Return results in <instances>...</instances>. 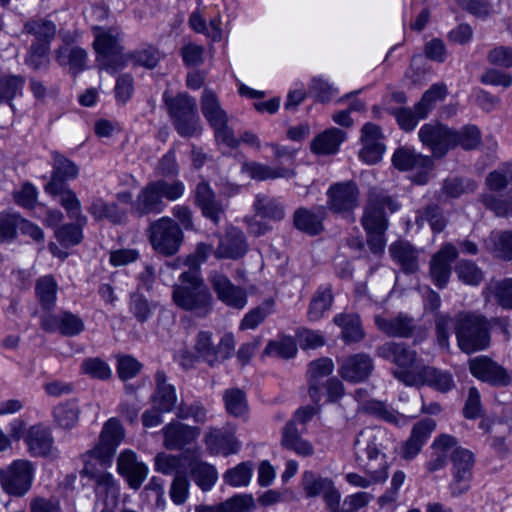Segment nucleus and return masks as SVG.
<instances>
[{
	"label": "nucleus",
	"mask_w": 512,
	"mask_h": 512,
	"mask_svg": "<svg viewBox=\"0 0 512 512\" xmlns=\"http://www.w3.org/2000/svg\"><path fill=\"white\" fill-rule=\"evenodd\" d=\"M436 337L439 345L449 348L450 331L454 327L461 351L471 354L485 350L490 345V322L476 312H459L454 317L437 311L434 315Z\"/></svg>",
	"instance_id": "1"
},
{
	"label": "nucleus",
	"mask_w": 512,
	"mask_h": 512,
	"mask_svg": "<svg viewBox=\"0 0 512 512\" xmlns=\"http://www.w3.org/2000/svg\"><path fill=\"white\" fill-rule=\"evenodd\" d=\"M124 429L116 418H110L103 426L99 442L84 454L83 472L95 482L96 497L106 504L108 498L113 501L118 497V486L110 473L94 472V462L102 467L112 463L118 445L124 439Z\"/></svg>",
	"instance_id": "2"
},
{
	"label": "nucleus",
	"mask_w": 512,
	"mask_h": 512,
	"mask_svg": "<svg viewBox=\"0 0 512 512\" xmlns=\"http://www.w3.org/2000/svg\"><path fill=\"white\" fill-rule=\"evenodd\" d=\"M179 281L172 291L176 306L199 318L208 316L213 310L214 299L200 272L185 271L180 274Z\"/></svg>",
	"instance_id": "3"
},
{
	"label": "nucleus",
	"mask_w": 512,
	"mask_h": 512,
	"mask_svg": "<svg viewBox=\"0 0 512 512\" xmlns=\"http://www.w3.org/2000/svg\"><path fill=\"white\" fill-rule=\"evenodd\" d=\"M185 192V185L180 180L167 181L157 179L148 182L138 193L136 199L132 202V213L138 217L150 214H161L167 201H176L180 199Z\"/></svg>",
	"instance_id": "4"
},
{
	"label": "nucleus",
	"mask_w": 512,
	"mask_h": 512,
	"mask_svg": "<svg viewBox=\"0 0 512 512\" xmlns=\"http://www.w3.org/2000/svg\"><path fill=\"white\" fill-rule=\"evenodd\" d=\"M163 100L172 125L181 137L190 138L201 134L202 126L195 98L187 93L169 96L165 92Z\"/></svg>",
	"instance_id": "5"
},
{
	"label": "nucleus",
	"mask_w": 512,
	"mask_h": 512,
	"mask_svg": "<svg viewBox=\"0 0 512 512\" xmlns=\"http://www.w3.org/2000/svg\"><path fill=\"white\" fill-rule=\"evenodd\" d=\"M93 47L97 53V63L100 69L115 74L127 65L126 54L120 44L121 31L117 27H93Z\"/></svg>",
	"instance_id": "6"
},
{
	"label": "nucleus",
	"mask_w": 512,
	"mask_h": 512,
	"mask_svg": "<svg viewBox=\"0 0 512 512\" xmlns=\"http://www.w3.org/2000/svg\"><path fill=\"white\" fill-rule=\"evenodd\" d=\"M512 162L494 170L486 177L490 192L481 195L482 203L498 216L512 214Z\"/></svg>",
	"instance_id": "7"
},
{
	"label": "nucleus",
	"mask_w": 512,
	"mask_h": 512,
	"mask_svg": "<svg viewBox=\"0 0 512 512\" xmlns=\"http://www.w3.org/2000/svg\"><path fill=\"white\" fill-rule=\"evenodd\" d=\"M395 439L392 434L380 427H366L362 429L353 442L354 457L359 465L365 460L371 465V462L379 457L382 462L380 467L386 461L385 451L394 448Z\"/></svg>",
	"instance_id": "8"
},
{
	"label": "nucleus",
	"mask_w": 512,
	"mask_h": 512,
	"mask_svg": "<svg viewBox=\"0 0 512 512\" xmlns=\"http://www.w3.org/2000/svg\"><path fill=\"white\" fill-rule=\"evenodd\" d=\"M146 233L154 251L165 257L175 255L184 241L178 222L167 216L152 221Z\"/></svg>",
	"instance_id": "9"
},
{
	"label": "nucleus",
	"mask_w": 512,
	"mask_h": 512,
	"mask_svg": "<svg viewBox=\"0 0 512 512\" xmlns=\"http://www.w3.org/2000/svg\"><path fill=\"white\" fill-rule=\"evenodd\" d=\"M200 104L201 112L213 129L216 140L230 148H237L239 141L228 126V115L222 108L215 92L205 89L201 95Z\"/></svg>",
	"instance_id": "10"
},
{
	"label": "nucleus",
	"mask_w": 512,
	"mask_h": 512,
	"mask_svg": "<svg viewBox=\"0 0 512 512\" xmlns=\"http://www.w3.org/2000/svg\"><path fill=\"white\" fill-rule=\"evenodd\" d=\"M399 204L383 189L373 187L369 190L367 204L361 223L365 231L387 230L386 210L397 211Z\"/></svg>",
	"instance_id": "11"
},
{
	"label": "nucleus",
	"mask_w": 512,
	"mask_h": 512,
	"mask_svg": "<svg viewBox=\"0 0 512 512\" xmlns=\"http://www.w3.org/2000/svg\"><path fill=\"white\" fill-rule=\"evenodd\" d=\"M376 355L393 363L396 368L392 370L393 376L406 385L403 375L417 376L421 366L417 364V353L406 343L389 341L376 350Z\"/></svg>",
	"instance_id": "12"
},
{
	"label": "nucleus",
	"mask_w": 512,
	"mask_h": 512,
	"mask_svg": "<svg viewBox=\"0 0 512 512\" xmlns=\"http://www.w3.org/2000/svg\"><path fill=\"white\" fill-rule=\"evenodd\" d=\"M33 478L34 467L28 460L18 459L0 469L1 487L12 497L24 496L30 490Z\"/></svg>",
	"instance_id": "13"
},
{
	"label": "nucleus",
	"mask_w": 512,
	"mask_h": 512,
	"mask_svg": "<svg viewBox=\"0 0 512 512\" xmlns=\"http://www.w3.org/2000/svg\"><path fill=\"white\" fill-rule=\"evenodd\" d=\"M418 136L436 159L443 158L450 150L455 149L456 134L454 128L440 122L424 124L420 128Z\"/></svg>",
	"instance_id": "14"
},
{
	"label": "nucleus",
	"mask_w": 512,
	"mask_h": 512,
	"mask_svg": "<svg viewBox=\"0 0 512 512\" xmlns=\"http://www.w3.org/2000/svg\"><path fill=\"white\" fill-rule=\"evenodd\" d=\"M328 208L354 221L353 211L359 206L360 191L355 182L349 180L331 185L327 191Z\"/></svg>",
	"instance_id": "15"
},
{
	"label": "nucleus",
	"mask_w": 512,
	"mask_h": 512,
	"mask_svg": "<svg viewBox=\"0 0 512 512\" xmlns=\"http://www.w3.org/2000/svg\"><path fill=\"white\" fill-rule=\"evenodd\" d=\"M234 347L235 341L232 334H225L218 345H215L212 341V333L209 331H200L194 344V350L198 357L210 366L228 359Z\"/></svg>",
	"instance_id": "16"
},
{
	"label": "nucleus",
	"mask_w": 512,
	"mask_h": 512,
	"mask_svg": "<svg viewBox=\"0 0 512 512\" xmlns=\"http://www.w3.org/2000/svg\"><path fill=\"white\" fill-rule=\"evenodd\" d=\"M208 281L217 299L226 306L233 309H243L247 304L246 290L235 285L229 277L219 271H212L208 276Z\"/></svg>",
	"instance_id": "17"
},
{
	"label": "nucleus",
	"mask_w": 512,
	"mask_h": 512,
	"mask_svg": "<svg viewBox=\"0 0 512 512\" xmlns=\"http://www.w3.org/2000/svg\"><path fill=\"white\" fill-rule=\"evenodd\" d=\"M453 480L450 484L452 496H460L470 488L472 468L474 465L473 453L457 447L451 454Z\"/></svg>",
	"instance_id": "18"
},
{
	"label": "nucleus",
	"mask_w": 512,
	"mask_h": 512,
	"mask_svg": "<svg viewBox=\"0 0 512 512\" xmlns=\"http://www.w3.org/2000/svg\"><path fill=\"white\" fill-rule=\"evenodd\" d=\"M301 487L307 498L322 496L326 507L335 508L337 501L341 500V494L335 487L334 481L328 477L306 470L302 474Z\"/></svg>",
	"instance_id": "19"
},
{
	"label": "nucleus",
	"mask_w": 512,
	"mask_h": 512,
	"mask_svg": "<svg viewBox=\"0 0 512 512\" xmlns=\"http://www.w3.org/2000/svg\"><path fill=\"white\" fill-rule=\"evenodd\" d=\"M469 370L474 377L492 386L506 387L512 382L508 371L487 356L470 359Z\"/></svg>",
	"instance_id": "20"
},
{
	"label": "nucleus",
	"mask_w": 512,
	"mask_h": 512,
	"mask_svg": "<svg viewBox=\"0 0 512 512\" xmlns=\"http://www.w3.org/2000/svg\"><path fill=\"white\" fill-rule=\"evenodd\" d=\"M384 135L380 126L367 122L361 128L360 141L362 148L359 157L368 164H375L381 160L384 151Z\"/></svg>",
	"instance_id": "21"
},
{
	"label": "nucleus",
	"mask_w": 512,
	"mask_h": 512,
	"mask_svg": "<svg viewBox=\"0 0 512 512\" xmlns=\"http://www.w3.org/2000/svg\"><path fill=\"white\" fill-rule=\"evenodd\" d=\"M194 202L200 209L202 216L216 225L225 216L226 207L221 200L217 199L215 192L206 181H201L196 185Z\"/></svg>",
	"instance_id": "22"
},
{
	"label": "nucleus",
	"mask_w": 512,
	"mask_h": 512,
	"mask_svg": "<svg viewBox=\"0 0 512 512\" xmlns=\"http://www.w3.org/2000/svg\"><path fill=\"white\" fill-rule=\"evenodd\" d=\"M374 370V362L366 353H356L344 358L339 364L338 373L349 383L366 381Z\"/></svg>",
	"instance_id": "23"
},
{
	"label": "nucleus",
	"mask_w": 512,
	"mask_h": 512,
	"mask_svg": "<svg viewBox=\"0 0 512 512\" xmlns=\"http://www.w3.org/2000/svg\"><path fill=\"white\" fill-rule=\"evenodd\" d=\"M403 377L406 380L407 386L420 387L428 385L442 393L452 390L455 386L453 377L449 372L430 366H421L417 376L405 374Z\"/></svg>",
	"instance_id": "24"
},
{
	"label": "nucleus",
	"mask_w": 512,
	"mask_h": 512,
	"mask_svg": "<svg viewBox=\"0 0 512 512\" xmlns=\"http://www.w3.org/2000/svg\"><path fill=\"white\" fill-rule=\"evenodd\" d=\"M117 470L125 478L130 488L138 490L148 476V467L138 460L131 450L120 453L117 459Z\"/></svg>",
	"instance_id": "25"
},
{
	"label": "nucleus",
	"mask_w": 512,
	"mask_h": 512,
	"mask_svg": "<svg viewBox=\"0 0 512 512\" xmlns=\"http://www.w3.org/2000/svg\"><path fill=\"white\" fill-rule=\"evenodd\" d=\"M458 256L457 248L448 243L432 257L430 263V275L435 285L442 289L449 280L451 265Z\"/></svg>",
	"instance_id": "26"
},
{
	"label": "nucleus",
	"mask_w": 512,
	"mask_h": 512,
	"mask_svg": "<svg viewBox=\"0 0 512 512\" xmlns=\"http://www.w3.org/2000/svg\"><path fill=\"white\" fill-rule=\"evenodd\" d=\"M51 155L53 170L50 181L44 187L47 193L59 191L63 186H67L66 181L77 178L79 174V168L73 161L57 151H53Z\"/></svg>",
	"instance_id": "27"
},
{
	"label": "nucleus",
	"mask_w": 512,
	"mask_h": 512,
	"mask_svg": "<svg viewBox=\"0 0 512 512\" xmlns=\"http://www.w3.org/2000/svg\"><path fill=\"white\" fill-rule=\"evenodd\" d=\"M248 251V244L244 233L234 227H229L225 235L220 239L218 247L214 251L217 259H239Z\"/></svg>",
	"instance_id": "28"
},
{
	"label": "nucleus",
	"mask_w": 512,
	"mask_h": 512,
	"mask_svg": "<svg viewBox=\"0 0 512 512\" xmlns=\"http://www.w3.org/2000/svg\"><path fill=\"white\" fill-rule=\"evenodd\" d=\"M326 216L324 206H315L311 209L300 207L293 214V224L299 231L315 236L324 230L323 220Z\"/></svg>",
	"instance_id": "29"
},
{
	"label": "nucleus",
	"mask_w": 512,
	"mask_h": 512,
	"mask_svg": "<svg viewBox=\"0 0 512 512\" xmlns=\"http://www.w3.org/2000/svg\"><path fill=\"white\" fill-rule=\"evenodd\" d=\"M164 445L170 450H180L193 442L200 434V429L172 421L163 430Z\"/></svg>",
	"instance_id": "30"
},
{
	"label": "nucleus",
	"mask_w": 512,
	"mask_h": 512,
	"mask_svg": "<svg viewBox=\"0 0 512 512\" xmlns=\"http://www.w3.org/2000/svg\"><path fill=\"white\" fill-rule=\"evenodd\" d=\"M24 440L29 453L34 457L48 456L52 451L54 443L50 429L42 424L31 426Z\"/></svg>",
	"instance_id": "31"
},
{
	"label": "nucleus",
	"mask_w": 512,
	"mask_h": 512,
	"mask_svg": "<svg viewBox=\"0 0 512 512\" xmlns=\"http://www.w3.org/2000/svg\"><path fill=\"white\" fill-rule=\"evenodd\" d=\"M154 379L155 390L151 397L153 405L162 412H171L177 402L175 387L167 382V376L162 370L155 373Z\"/></svg>",
	"instance_id": "32"
},
{
	"label": "nucleus",
	"mask_w": 512,
	"mask_h": 512,
	"mask_svg": "<svg viewBox=\"0 0 512 512\" xmlns=\"http://www.w3.org/2000/svg\"><path fill=\"white\" fill-rule=\"evenodd\" d=\"M393 165L401 170L421 169L428 173L433 168V159L430 156L417 154L413 149L407 147L398 148L392 156Z\"/></svg>",
	"instance_id": "33"
},
{
	"label": "nucleus",
	"mask_w": 512,
	"mask_h": 512,
	"mask_svg": "<svg viewBox=\"0 0 512 512\" xmlns=\"http://www.w3.org/2000/svg\"><path fill=\"white\" fill-rule=\"evenodd\" d=\"M375 323L379 330L390 337L409 338L416 328L415 320L402 313L393 318L376 317Z\"/></svg>",
	"instance_id": "34"
},
{
	"label": "nucleus",
	"mask_w": 512,
	"mask_h": 512,
	"mask_svg": "<svg viewBox=\"0 0 512 512\" xmlns=\"http://www.w3.org/2000/svg\"><path fill=\"white\" fill-rule=\"evenodd\" d=\"M333 322L341 328V338L346 344L358 343L365 336L358 314L340 313L333 318Z\"/></svg>",
	"instance_id": "35"
},
{
	"label": "nucleus",
	"mask_w": 512,
	"mask_h": 512,
	"mask_svg": "<svg viewBox=\"0 0 512 512\" xmlns=\"http://www.w3.org/2000/svg\"><path fill=\"white\" fill-rule=\"evenodd\" d=\"M346 133L338 128H330L317 135L311 142V150L315 154L329 155L338 151L345 140Z\"/></svg>",
	"instance_id": "36"
},
{
	"label": "nucleus",
	"mask_w": 512,
	"mask_h": 512,
	"mask_svg": "<svg viewBox=\"0 0 512 512\" xmlns=\"http://www.w3.org/2000/svg\"><path fill=\"white\" fill-rule=\"evenodd\" d=\"M303 429H298L294 422H287L282 432L281 444L284 448L307 457L314 453L312 444L301 437Z\"/></svg>",
	"instance_id": "37"
},
{
	"label": "nucleus",
	"mask_w": 512,
	"mask_h": 512,
	"mask_svg": "<svg viewBox=\"0 0 512 512\" xmlns=\"http://www.w3.org/2000/svg\"><path fill=\"white\" fill-rule=\"evenodd\" d=\"M253 507V497L248 494H240L214 505H198L195 512H247Z\"/></svg>",
	"instance_id": "38"
},
{
	"label": "nucleus",
	"mask_w": 512,
	"mask_h": 512,
	"mask_svg": "<svg viewBox=\"0 0 512 512\" xmlns=\"http://www.w3.org/2000/svg\"><path fill=\"white\" fill-rule=\"evenodd\" d=\"M190 476L202 491H209L218 479V473L214 466L200 461L196 457L189 462Z\"/></svg>",
	"instance_id": "39"
},
{
	"label": "nucleus",
	"mask_w": 512,
	"mask_h": 512,
	"mask_svg": "<svg viewBox=\"0 0 512 512\" xmlns=\"http://www.w3.org/2000/svg\"><path fill=\"white\" fill-rule=\"evenodd\" d=\"M55 59L61 66H69L73 74L84 70L87 62V52L78 46L64 45L55 51Z\"/></svg>",
	"instance_id": "40"
},
{
	"label": "nucleus",
	"mask_w": 512,
	"mask_h": 512,
	"mask_svg": "<svg viewBox=\"0 0 512 512\" xmlns=\"http://www.w3.org/2000/svg\"><path fill=\"white\" fill-rule=\"evenodd\" d=\"M389 253L406 273H413L418 269L417 251L407 241H396L389 247Z\"/></svg>",
	"instance_id": "41"
},
{
	"label": "nucleus",
	"mask_w": 512,
	"mask_h": 512,
	"mask_svg": "<svg viewBox=\"0 0 512 512\" xmlns=\"http://www.w3.org/2000/svg\"><path fill=\"white\" fill-rule=\"evenodd\" d=\"M415 223L419 227L428 223L434 233H440L445 229L448 219L439 205L430 203L416 211Z\"/></svg>",
	"instance_id": "42"
},
{
	"label": "nucleus",
	"mask_w": 512,
	"mask_h": 512,
	"mask_svg": "<svg viewBox=\"0 0 512 512\" xmlns=\"http://www.w3.org/2000/svg\"><path fill=\"white\" fill-rule=\"evenodd\" d=\"M243 170L249 176L258 181L277 178H292L295 176V171L291 168L283 166L271 167L265 164L250 162L243 165Z\"/></svg>",
	"instance_id": "43"
},
{
	"label": "nucleus",
	"mask_w": 512,
	"mask_h": 512,
	"mask_svg": "<svg viewBox=\"0 0 512 512\" xmlns=\"http://www.w3.org/2000/svg\"><path fill=\"white\" fill-rule=\"evenodd\" d=\"M333 300L334 296L332 294L331 284L319 286L309 303L307 311L308 319L310 321L320 320L324 313L331 308Z\"/></svg>",
	"instance_id": "44"
},
{
	"label": "nucleus",
	"mask_w": 512,
	"mask_h": 512,
	"mask_svg": "<svg viewBox=\"0 0 512 512\" xmlns=\"http://www.w3.org/2000/svg\"><path fill=\"white\" fill-rule=\"evenodd\" d=\"M56 31L55 23L43 18L31 19L24 24V32L35 37L34 44H46L50 47Z\"/></svg>",
	"instance_id": "45"
},
{
	"label": "nucleus",
	"mask_w": 512,
	"mask_h": 512,
	"mask_svg": "<svg viewBox=\"0 0 512 512\" xmlns=\"http://www.w3.org/2000/svg\"><path fill=\"white\" fill-rule=\"evenodd\" d=\"M364 469L369 475L368 478L351 472L346 474V481L355 487L368 488L372 484L384 483L388 478V464L386 462L378 469H373L369 463H366Z\"/></svg>",
	"instance_id": "46"
},
{
	"label": "nucleus",
	"mask_w": 512,
	"mask_h": 512,
	"mask_svg": "<svg viewBox=\"0 0 512 512\" xmlns=\"http://www.w3.org/2000/svg\"><path fill=\"white\" fill-rule=\"evenodd\" d=\"M49 194L53 196L58 195L60 197V204L66 210L70 219L78 222L80 225L87 224V217L83 215L81 211V203L76 194L68 186H63L59 191Z\"/></svg>",
	"instance_id": "47"
},
{
	"label": "nucleus",
	"mask_w": 512,
	"mask_h": 512,
	"mask_svg": "<svg viewBox=\"0 0 512 512\" xmlns=\"http://www.w3.org/2000/svg\"><path fill=\"white\" fill-rule=\"evenodd\" d=\"M447 95V87L443 83L433 84L425 91L420 101L415 104L414 108L419 118H426L434 109L438 101L443 100Z\"/></svg>",
	"instance_id": "48"
},
{
	"label": "nucleus",
	"mask_w": 512,
	"mask_h": 512,
	"mask_svg": "<svg viewBox=\"0 0 512 512\" xmlns=\"http://www.w3.org/2000/svg\"><path fill=\"white\" fill-rule=\"evenodd\" d=\"M257 215L280 221L285 217L284 206L276 199L265 194H258L253 204Z\"/></svg>",
	"instance_id": "49"
},
{
	"label": "nucleus",
	"mask_w": 512,
	"mask_h": 512,
	"mask_svg": "<svg viewBox=\"0 0 512 512\" xmlns=\"http://www.w3.org/2000/svg\"><path fill=\"white\" fill-rule=\"evenodd\" d=\"M88 212L96 219H108L113 224H122L126 220V213L116 203H106L101 199L94 201Z\"/></svg>",
	"instance_id": "50"
},
{
	"label": "nucleus",
	"mask_w": 512,
	"mask_h": 512,
	"mask_svg": "<svg viewBox=\"0 0 512 512\" xmlns=\"http://www.w3.org/2000/svg\"><path fill=\"white\" fill-rule=\"evenodd\" d=\"M80 409L76 400L58 404L53 410L56 423L64 429L73 428L79 420Z\"/></svg>",
	"instance_id": "51"
},
{
	"label": "nucleus",
	"mask_w": 512,
	"mask_h": 512,
	"mask_svg": "<svg viewBox=\"0 0 512 512\" xmlns=\"http://www.w3.org/2000/svg\"><path fill=\"white\" fill-rule=\"evenodd\" d=\"M223 401L227 413L234 417L244 418L248 413L246 394L239 388L227 389L223 393Z\"/></svg>",
	"instance_id": "52"
},
{
	"label": "nucleus",
	"mask_w": 512,
	"mask_h": 512,
	"mask_svg": "<svg viewBox=\"0 0 512 512\" xmlns=\"http://www.w3.org/2000/svg\"><path fill=\"white\" fill-rule=\"evenodd\" d=\"M126 57L127 62L132 60L135 65L151 70L159 64L162 58V53L156 46L147 44L129 54H126Z\"/></svg>",
	"instance_id": "53"
},
{
	"label": "nucleus",
	"mask_w": 512,
	"mask_h": 512,
	"mask_svg": "<svg viewBox=\"0 0 512 512\" xmlns=\"http://www.w3.org/2000/svg\"><path fill=\"white\" fill-rule=\"evenodd\" d=\"M57 288V283L52 276H45L37 280L35 291L43 309L50 311L54 308Z\"/></svg>",
	"instance_id": "54"
},
{
	"label": "nucleus",
	"mask_w": 512,
	"mask_h": 512,
	"mask_svg": "<svg viewBox=\"0 0 512 512\" xmlns=\"http://www.w3.org/2000/svg\"><path fill=\"white\" fill-rule=\"evenodd\" d=\"M454 133L456 134L455 148L460 146L462 149L467 151L474 150L482 142L481 131L473 124L465 125L459 130L454 128Z\"/></svg>",
	"instance_id": "55"
},
{
	"label": "nucleus",
	"mask_w": 512,
	"mask_h": 512,
	"mask_svg": "<svg viewBox=\"0 0 512 512\" xmlns=\"http://www.w3.org/2000/svg\"><path fill=\"white\" fill-rule=\"evenodd\" d=\"M206 443L213 452L223 456L235 454L240 448L239 442L232 434L217 433L211 435Z\"/></svg>",
	"instance_id": "56"
},
{
	"label": "nucleus",
	"mask_w": 512,
	"mask_h": 512,
	"mask_svg": "<svg viewBox=\"0 0 512 512\" xmlns=\"http://www.w3.org/2000/svg\"><path fill=\"white\" fill-rule=\"evenodd\" d=\"M26 80L20 75H4L0 77V104L12 101L21 94Z\"/></svg>",
	"instance_id": "57"
},
{
	"label": "nucleus",
	"mask_w": 512,
	"mask_h": 512,
	"mask_svg": "<svg viewBox=\"0 0 512 512\" xmlns=\"http://www.w3.org/2000/svg\"><path fill=\"white\" fill-rule=\"evenodd\" d=\"M252 471V462H242L234 468L227 470L223 475V479L225 483L233 487L247 486L250 482Z\"/></svg>",
	"instance_id": "58"
},
{
	"label": "nucleus",
	"mask_w": 512,
	"mask_h": 512,
	"mask_svg": "<svg viewBox=\"0 0 512 512\" xmlns=\"http://www.w3.org/2000/svg\"><path fill=\"white\" fill-rule=\"evenodd\" d=\"M477 188L475 181L461 177L447 178L442 186V192L451 198H457L465 193L474 192Z\"/></svg>",
	"instance_id": "59"
},
{
	"label": "nucleus",
	"mask_w": 512,
	"mask_h": 512,
	"mask_svg": "<svg viewBox=\"0 0 512 512\" xmlns=\"http://www.w3.org/2000/svg\"><path fill=\"white\" fill-rule=\"evenodd\" d=\"M22 217L18 213L0 212V241L10 242L17 236Z\"/></svg>",
	"instance_id": "60"
},
{
	"label": "nucleus",
	"mask_w": 512,
	"mask_h": 512,
	"mask_svg": "<svg viewBox=\"0 0 512 512\" xmlns=\"http://www.w3.org/2000/svg\"><path fill=\"white\" fill-rule=\"evenodd\" d=\"M296 353L297 345L292 337H283L279 341H270L263 351V355H275L284 359L292 358Z\"/></svg>",
	"instance_id": "61"
},
{
	"label": "nucleus",
	"mask_w": 512,
	"mask_h": 512,
	"mask_svg": "<svg viewBox=\"0 0 512 512\" xmlns=\"http://www.w3.org/2000/svg\"><path fill=\"white\" fill-rule=\"evenodd\" d=\"M84 226L76 221L64 224L55 231V236L65 247L78 245L83 239L82 229Z\"/></svg>",
	"instance_id": "62"
},
{
	"label": "nucleus",
	"mask_w": 512,
	"mask_h": 512,
	"mask_svg": "<svg viewBox=\"0 0 512 512\" xmlns=\"http://www.w3.org/2000/svg\"><path fill=\"white\" fill-rule=\"evenodd\" d=\"M153 309L154 305L143 294L134 292L130 295L129 310L139 322H146Z\"/></svg>",
	"instance_id": "63"
},
{
	"label": "nucleus",
	"mask_w": 512,
	"mask_h": 512,
	"mask_svg": "<svg viewBox=\"0 0 512 512\" xmlns=\"http://www.w3.org/2000/svg\"><path fill=\"white\" fill-rule=\"evenodd\" d=\"M492 250L503 260L512 259V230L491 233Z\"/></svg>",
	"instance_id": "64"
}]
</instances>
